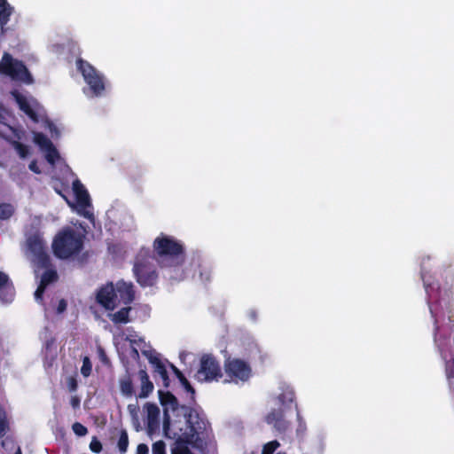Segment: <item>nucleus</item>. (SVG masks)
I'll use <instances>...</instances> for the list:
<instances>
[{"instance_id":"nucleus-12","label":"nucleus","mask_w":454,"mask_h":454,"mask_svg":"<svg viewBox=\"0 0 454 454\" xmlns=\"http://www.w3.org/2000/svg\"><path fill=\"white\" fill-rule=\"evenodd\" d=\"M153 367V372L155 373V378L160 379L162 382V385L166 387L169 385V379L168 374V367H169L174 373L178 378L181 385L184 387V388L191 392L192 395L194 394V390L192 387L191 384L187 380V379L183 375V373L173 364H169L168 362H163L160 360V358L158 356L155 357V359H153V361L149 362Z\"/></svg>"},{"instance_id":"nucleus-17","label":"nucleus","mask_w":454,"mask_h":454,"mask_svg":"<svg viewBox=\"0 0 454 454\" xmlns=\"http://www.w3.org/2000/svg\"><path fill=\"white\" fill-rule=\"evenodd\" d=\"M191 266L194 271L192 278H195L198 272V279L201 283H207L211 280L212 266L209 262L202 261L200 257H194L191 262Z\"/></svg>"},{"instance_id":"nucleus-48","label":"nucleus","mask_w":454,"mask_h":454,"mask_svg":"<svg viewBox=\"0 0 454 454\" xmlns=\"http://www.w3.org/2000/svg\"><path fill=\"white\" fill-rule=\"evenodd\" d=\"M297 418H298V421H299V427H298V433L301 432V431H303L305 429V425H304V422L302 421L299 412L297 413Z\"/></svg>"},{"instance_id":"nucleus-7","label":"nucleus","mask_w":454,"mask_h":454,"mask_svg":"<svg viewBox=\"0 0 454 454\" xmlns=\"http://www.w3.org/2000/svg\"><path fill=\"white\" fill-rule=\"evenodd\" d=\"M76 67L86 84L82 89L85 96L90 98L105 96L109 83L104 74L82 59H77Z\"/></svg>"},{"instance_id":"nucleus-8","label":"nucleus","mask_w":454,"mask_h":454,"mask_svg":"<svg viewBox=\"0 0 454 454\" xmlns=\"http://www.w3.org/2000/svg\"><path fill=\"white\" fill-rule=\"evenodd\" d=\"M82 247L83 235L72 228L59 231L52 242L53 253L60 259H67L79 254Z\"/></svg>"},{"instance_id":"nucleus-50","label":"nucleus","mask_w":454,"mask_h":454,"mask_svg":"<svg viewBox=\"0 0 454 454\" xmlns=\"http://www.w3.org/2000/svg\"><path fill=\"white\" fill-rule=\"evenodd\" d=\"M14 454H22L20 447H19V446L17 447V450Z\"/></svg>"},{"instance_id":"nucleus-9","label":"nucleus","mask_w":454,"mask_h":454,"mask_svg":"<svg viewBox=\"0 0 454 454\" xmlns=\"http://www.w3.org/2000/svg\"><path fill=\"white\" fill-rule=\"evenodd\" d=\"M151 260L148 248L141 249L137 255L133 271L141 286H153L157 281L158 276Z\"/></svg>"},{"instance_id":"nucleus-5","label":"nucleus","mask_w":454,"mask_h":454,"mask_svg":"<svg viewBox=\"0 0 454 454\" xmlns=\"http://www.w3.org/2000/svg\"><path fill=\"white\" fill-rule=\"evenodd\" d=\"M12 96L18 104L20 109L34 123H41L42 127L48 129L52 138L60 135L58 127L48 120L44 108L32 97L24 95L18 90L12 91Z\"/></svg>"},{"instance_id":"nucleus-33","label":"nucleus","mask_w":454,"mask_h":454,"mask_svg":"<svg viewBox=\"0 0 454 454\" xmlns=\"http://www.w3.org/2000/svg\"><path fill=\"white\" fill-rule=\"evenodd\" d=\"M129 413L130 414L132 420L134 424L137 425V430H138L139 427V421H138V411L139 407L137 403H130L127 407Z\"/></svg>"},{"instance_id":"nucleus-6","label":"nucleus","mask_w":454,"mask_h":454,"mask_svg":"<svg viewBox=\"0 0 454 454\" xmlns=\"http://www.w3.org/2000/svg\"><path fill=\"white\" fill-rule=\"evenodd\" d=\"M153 249L160 266L184 262V246L172 236L165 234L158 236L153 241Z\"/></svg>"},{"instance_id":"nucleus-16","label":"nucleus","mask_w":454,"mask_h":454,"mask_svg":"<svg viewBox=\"0 0 454 454\" xmlns=\"http://www.w3.org/2000/svg\"><path fill=\"white\" fill-rule=\"evenodd\" d=\"M144 412L146 416L147 433L153 435L160 427V408L154 403H146Z\"/></svg>"},{"instance_id":"nucleus-22","label":"nucleus","mask_w":454,"mask_h":454,"mask_svg":"<svg viewBox=\"0 0 454 454\" xmlns=\"http://www.w3.org/2000/svg\"><path fill=\"white\" fill-rule=\"evenodd\" d=\"M266 422L273 427L278 432H285L288 427V423L283 418V410L281 408L273 409L267 416Z\"/></svg>"},{"instance_id":"nucleus-4","label":"nucleus","mask_w":454,"mask_h":454,"mask_svg":"<svg viewBox=\"0 0 454 454\" xmlns=\"http://www.w3.org/2000/svg\"><path fill=\"white\" fill-rule=\"evenodd\" d=\"M134 286L131 282L119 280L115 286L107 283L97 294V301L108 310L114 309L118 305L130 303L134 300Z\"/></svg>"},{"instance_id":"nucleus-43","label":"nucleus","mask_w":454,"mask_h":454,"mask_svg":"<svg viewBox=\"0 0 454 454\" xmlns=\"http://www.w3.org/2000/svg\"><path fill=\"white\" fill-rule=\"evenodd\" d=\"M28 168L34 173H36V174H40L41 173V170L39 169L35 160L31 161L29 166H28Z\"/></svg>"},{"instance_id":"nucleus-30","label":"nucleus","mask_w":454,"mask_h":454,"mask_svg":"<svg viewBox=\"0 0 454 454\" xmlns=\"http://www.w3.org/2000/svg\"><path fill=\"white\" fill-rule=\"evenodd\" d=\"M27 173L23 170L22 168L15 169L14 167H12L10 169V177L17 183L19 185H21L24 182L25 177L27 176Z\"/></svg>"},{"instance_id":"nucleus-3","label":"nucleus","mask_w":454,"mask_h":454,"mask_svg":"<svg viewBox=\"0 0 454 454\" xmlns=\"http://www.w3.org/2000/svg\"><path fill=\"white\" fill-rule=\"evenodd\" d=\"M52 187L70 206L75 207L79 215L88 219L93 218V214L90 210V194L80 180L74 178V174L67 165L63 167L62 179H53Z\"/></svg>"},{"instance_id":"nucleus-39","label":"nucleus","mask_w":454,"mask_h":454,"mask_svg":"<svg viewBox=\"0 0 454 454\" xmlns=\"http://www.w3.org/2000/svg\"><path fill=\"white\" fill-rule=\"evenodd\" d=\"M172 454H192L188 447L184 446L183 443L177 444V446L172 450Z\"/></svg>"},{"instance_id":"nucleus-15","label":"nucleus","mask_w":454,"mask_h":454,"mask_svg":"<svg viewBox=\"0 0 454 454\" xmlns=\"http://www.w3.org/2000/svg\"><path fill=\"white\" fill-rule=\"evenodd\" d=\"M34 142L44 153L46 160L52 166L61 160L59 153L52 142L43 133L34 132Z\"/></svg>"},{"instance_id":"nucleus-20","label":"nucleus","mask_w":454,"mask_h":454,"mask_svg":"<svg viewBox=\"0 0 454 454\" xmlns=\"http://www.w3.org/2000/svg\"><path fill=\"white\" fill-rule=\"evenodd\" d=\"M45 269L46 270L41 278L40 285L35 292V299L37 302L42 301L43 294L47 286L56 281L58 278L57 271L54 269H49V266Z\"/></svg>"},{"instance_id":"nucleus-45","label":"nucleus","mask_w":454,"mask_h":454,"mask_svg":"<svg viewBox=\"0 0 454 454\" xmlns=\"http://www.w3.org/2000/svg\"><path fill=\"white\" fill-rule=\"evenodd\" d=\"M6 111L3 105L0 103V124H4Z\"/></svg>"},{"instance_id":"nucleus-46","label":"nucleus","mask_w":454,"mask_h":454,"mask_svg":"<svg viewBox=\"0 0 454 454\" xmlns=\"http://www.w3.org/2000/svg\"><path fill=\"white\" fill-rule=\"evenodd\" d=\"M98 355H99V358L103 364L108 363L107 356H106L105 351L101 348H98Z\"/></svg>"},{"instance_id":"nucleus-44","label":"nucleus","mask_w":454,"mask_h":454,"mask_svg":"<svg viewBox=\"0 0 454 454\" xmlns=\"http://www.w3.org/2000/svg\"><path fill=\"white\" fill-rule=\"evenodd\" d=\"M67 309V302L65 300H60L57 308L58 313H62Z\"/></svg>"},{"instance_id":"nucleus-19","label":"nucleus","mask_w":454,"mask_h":454,"mask_svg":"<svg viewBox=\"0 0 454 454\" xmlns=\"http://www.w3.org/2000/svg\"><path fill=\"white\" fill-rule=\"evenodd\" d=\"M14 287L9 277L0 271V300L3 303H10L14 298Z\"/></svg>"},{"instance_id":"nucleus-32","label":"nucleus","mask_w":454,"mask_h":454,"mask_svg":"<svg viewBox=\"0 0 454 454\" xmlns=\"http://www.w3.org/2000/svg\"><path fill=\"white\" fill-rule=\"evenodd\" d=\"M1 445L5 450H12L14 449L16 443L13 437L7 434L0 436Z\"/></svg>"},{"instance_id":"nucleus-18","label":"nucleus","mask_w":454,"mask_h":454,"mask_svg":"<svg viewBox=\"0 0 454 454\" xmlns=\"http://www.w3.org/2000/svg\"><path fill=\"white\" fill-rule=\"evenodd\" d=\"M182 264L183 262L175 265H160L163 277L171 282H178L185 279L188 277V273L183 268Z\"/></svg>"},{"instance_id":"nucleus-1","label":"nucleus","mask_w":454,"mask_h":454,"mask_svg":"<svg viewBox=\"0 0 454 454\" xmlns=\"http://www.w3.org/2000/svg\"><path fill=\"white\" fill-rule=\"evenodd\" d=\"M432 257L425 255L420 262V275L427 294V301L434 320V341L445 363V376L454 394V306L451 303V286L454 273L447 271L445 284L441 286L431 274Z\"/></svg>"},{"instance_id":"nucleus-26","label":"nucleus","mask_w":454,"mask_h":454,"mask_svg":"<svg viewBox=\"0 0 454 454\" xmlns=\"http://www.w3.org/2000/svg\"><path fill=\"white\" fill-rule=\"evenodd\" d=\"M119 385L123 396L131 397L135 394L133 381L129 373L119 379Z\"/></svg>"},{"instance_id":"nucleus-35","label":"nucleus","mask_w":454,"mask_h":454,"mask_svg":"<svg viewBox=\"0 0 454 454\" xmlns=\"http://www.w3.org/2000/svg\"><path fill=\"white\" fill-rule=\"evenodd\" d=\"M13 207L11 204L0 205V219L5 220L12 216L13 214Z\"/></svg>"},{"instance_id":"nucleus-40","label":"nucleus","mask_w":454,"mask_h":454,"mask_svg":"<svg viewBox=\"0 0 454 454\" xmlns=\"http://www.w3.org/2000/svg\"><path fill=\"white\" fill-rule=\"evenodd\" d=\"M67 385L70 392L76 391L78 387L77 380L73 376H70L67 379Z\"/></svg>"},{"instance_id":"nucleus-29","label":"nucleus","mask_w":454,"mask_h":454,"mask_svg":"<svg viewBox=\"0 0 454 454\" xmlns=\"http://www.w3.org/2000/svg\"><path fill=\"white\" fill-rule=\"evenodd\" d=\"M130 310L129 307H125L121 309L119 311L115 313H110L108 315L109 318L115 324H121L129 322V312Z\"/></svg>"},{"instance_id":"nucleus-41","label":"nucleus","mask_w":454,"mask_h":454,"mask_svg":"<svg viewBox=\"0 0 454 454\" xmlns=\"http://www.w3.org/2000/svg\"><path fill=\"white\" fill-rule=\"evenodd\" d=\"M90 449L91 451L98 453L102 450V444L100 442L93 440L90 444Z\"/></svg>"},{"instance_id":"nucleus-25","label":"nucleus","mask_w":454,"mask_h":454,"mask_svg":"<svg viewBox=\"0 0 454 454\" xmlns=\"http://www.w3.org/2000/svg\"><path fill=\"white\" fill-rule=\"evenodd\" d=\"M281 394L278 396V402L283 406H287L288 403H292L294 401L295 395L294 389L286 384L280 386Z\"/></svg>"},{"instance_id":"nucleus-31","label":"nucleus","mask_w":454,"mask_h":454,"mask_svg":"<svg viewBox=\"0 0 454 454\" xmlns=\"http://www.w3.org/2000/svg\"><path fill=\"white\" fill-rule=\"evenodd\" d=\"M12 145L21 159H26L28 156L29 148L27 145H25L18 141H12Z\"/></svg>"},{"instance_id":"nucleus-34","label":"nucleus","mask_w":454,"mask_h":454,"mask_svg":"<svg viewBox=\"0 0 454 454\" xmlns=\"http://www.w3.org/2000/svg\"><path fill=\"white\" fill-rule=\"evenodd\" d=\"M129 446V438L126 431H121L119 441L118 448L121 453H125Z\"/></svg>"},{"instance_id":"nucleus-14","label":"nucleus","mask_w":454,"mask_h":454,"mask_svg":"<svg viewBox=\"0 0 454 454\" xmlns=\"http://www.w3.org/2000/svg\"><path fill=\"white\" fill-rule=\"evenodd\" d=\"M225 371L230 377V381L234 383L247 381L251 376L250 366L240 359L228 360L225 364Z\"/></svg>"},{"instance_id":"nucleus-10","label":"nucleus","mask_w":454,"mask_h":454,"mask_svg":"<svg viewBox=\"0 0 454 454\" xmlns=\"http://www.w3.org/2000/svg\"><path fill=\"white\" fill-rule=\"evenodd\" d=\"M27 255L39 268L50 266V256L46 245L40 233L36 232L27 238Z\"/></svg>"},{"instance_id":"nucleus-47","label":"nucleus","mask_w":454,"mask_h":454,"mask_svg":"<svg viewBox=\"0 0 454 454\" xmlns=\"http://www.w3.org/2000/svg\"><path fill=\"white\" fill-rule=\"evenodd\" d=\"M247 315L252 321L255 322L257 320L258 313L255 309H250Z\"/></svg>"},{"instance_id":"nucleus-36","label":"nucleus","mask_w":454,"mask_h":454,"mask_svg":"<svg viewBox=\"0 0 454 454\" xmlns=\"http://www.w3.org/2000/svg\"><path fill=\"white\" fill-rule=\"evenodd\" d=\"M91 371H92V364L90 363V360L88 356H85L82 360V368H81V373L84 376V377H88L90 375L91 373Z\"/></svg>"},{"instance_id":"nucleus-21","label":"nucleus","mask_w":454,"mask_h":454,"mask_svg":"<svg viewBox=\"0 0 454 454\" xmlns=\"http://www.w3.org/2000/svg\"><path fill=\"white\" fill-rule=\"evenodd\" d=\"M117 338H120L121 340H124L129 342L131 348L130 356L134 360H137L138 352L136 345L139 342L138 340H142L143 337H141L132 328H127L120 335L115 337V340H117Z\"/></svg>"},{"instance_id":"nucleus-13","label":"nucleus","mask_w":454,"mask_h":454,"mask_svg":"<svg viewBox=\"0 0 454 454\" xmlns=\"http://www.w3.org/2000/svg\"><path fill=\"white\" fill-rule=\"evenodd\" d=\"M222 377L218 362L210 355H204L200 358V367L195 374L200 382L218 380Z\"/></svg>"},{"instance_id":"nucleus-37","label":"nucleus","mask_w":454,"mask_h":454,"mask_svg":"<svg viewBox=\"0 0 454 454\" xmlns=\"http://www.w3.org/2000/svg\"><path fill=\"white\" fill-rule=\"evenodd\" d=\"M72 429L77 436H84L88 433L86 427H84L82 424L79 422L74 423L72 426Z\"/></svg>"},{"instance_id":"nucleus-23","label":"nucleus","mask_w":454,"mask_h":454,"mask_svg":"<svg viewBox=\"0 0 454 454\" xmlns=\"http://www.w3.org/2000/svg\"><path fill=\"white\" fill-rule=\"evenodd\" d=\"M140 380V392L137 395L139 398H146L153 391V384L150 380L147 372L144 370H140L138 372Z\"/></svg>"},{"instance_id":"nucleus-42","label":"nucleus","mask_w":454,"mask_h":454,"mask_svg":"<svg viewBox=\"0 0 454 454\" xmlns=\"http://www.w3.org/2000/svg\"><path fill=\"white\" fill-rule=\"evenodd\" d=\"M136 454H149V448L145 443H140L137 447Z\"/></svg>"},{"instance_id":"nucleus-11","label":"nucleus","mask_w":454,"mask_h":454,"mask_svg":"<svg viewBox=\"0 0 454 454\" xmlns=\"http://www.w3.org/2000/svg\"><path fill=\"white\" fill-rule=\"evenodd\" d=\"M0 74L26 83L32 82V77L23 63L13 59L9 53H4L0 61Z\"/></svg>"},{"instance_id":"nucleus-28","label":"nucleus","mask_w":454,"mask_h":454,"mask_svg":"<svg viewBox=\"0 0 454 454\" xmlns=\"http://www.w3.org/2000/svg\"><path fill=\"white\" fill-rule=\"evenodd\" d=\"M11 419L7 411L0 406V436L9 434Z\"/></svg>"},{"instance_id":"nucleus-38","label":"nucleus","mask_w":454,"mask_h":454,"mask_svg":"<svg viewBox=\"0 0 454 454\" xmlns=\"http://www.w3.org/2000/svg\"><path fill=\"white\" fill-rule=\"evenodd\" d=\"M153 454H166L165 443L158 441L153 444Z\"/></svg>"},{"instance_id":"nucleus-24","label":"nucleus","mask_w":454,"mask_h":454,"mask_svg":"<svg viewBox=\"0 0 454 454\" xmlns=\"http://www.w3.org/2000/svg\"><path fill=\"white\" fill-rule=\"evenodd\" d=\"M44 366L50 368L53 365L57 357V348L54 343V340L51 339L46 340L44 347Z\"/></svg>"},{"instance_id":"nucleus-49","label":"nucleus","mask_w":454,"mask_h":454,"mask_svg":"<svg viewBox=\"0 0 454 454\" xmlns=\"http://www.w3.org/2000/svg\"><path fill=\"white\" fill-rule=\"evenodd\" d=\"M71 404L74 408L78 407L80 404V400L76 397H73L71 400Z\"/></svg>"},{"instance_id":"nucleus-2","label":"nucleus","mask_w":454,"mask_h":454,"mask_svg":"<svg viewBox=\"0 0 454 454\" xmlns=\"http://www.w3.org/2000/svg\"><path fill=\"white\" fill-rule=\"evenodd\" d=\"M163 431L176 444L188 443L197 448H201L210 436L209 424L204 415L185 406L164 411Z\"/></svg>"},{"instance_id":"nucleus-27","label":"nucleus","mask_w":454,"mask_h":454,"mask_svg":"<svg viewBox=\"0 0 454 454\" xmlns=\"http://www.w3.org/2000/svg\"><path fill=\"white\" fill-rule=\"evenodd\" d=\"M138 341L139 342L136 345L137 348V352L139 353L140 351L142 355L148 359L149 362L153 361V359H155V357L159 356V354L145 342L144 338L142 340H138Z\"/></svg>"}]
</instances>
